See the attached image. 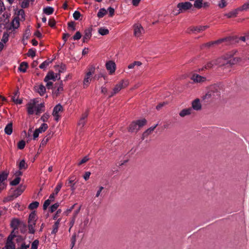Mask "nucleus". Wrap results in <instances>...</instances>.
Wrapping results in <instances>:
<instances>
[{"label": "nucleus", "instance_id": "nucleus-1", "mask_svg": "<svg viewBox=\"0 0 249 249\" xmlns=\"http://www.w3.org/2000/svg\"><path fill=\"white\" fill-rule=\"evenodd\" d=\"M239 57H234L232 54H227L225 56L217 59L218 63L220 66H227L231 67L236 64L239 61Z\"/></svg>", "mask_w": 249, "mask_h": 249}, {"label": "nucleus", "instance_id": "nucleus-2", "mask_svg": "<svg viewBox=\"0 0 249 249\" xmlns=\"http://www.w3.org/2000/svg\"><path fill=\"white\" fill-rule=\"evenodd\" d=\"M147 121L145 119L133 121L130 124L128 130L130 132H136L140 128L145 125Z\"/></svg>", "mask_w": 249, "mask_h": 249}, {"label": "nucleus", "instance_id": "nucleus-3", "mask_svg": "<svg viewBox=\"0 0 249 249\" xmlns=\"http://www.w3.org/2000/svg\"><path fill=\"white\" fill-rule=\"evenodd\" d=\"M88 71L86 73L83 80V88H86L89 85L90 82L91 80V76L94 73L95 68L94 66H91L89 67L88 69Z\"/></svg>", "mask_w": 249, "mask_h": 249}, {"label": "nucleus", "instance_id": "nucleus-4", "mask_svg": "<svg viewBox=\"0 0 249 249\" xmlns=\"http://www.w3.org/2000/svg\"><path fill=\"white\" fill-rule=\"evenodd\" d=\"M220 90L215 87H212L211 89L206 94L204 98L216 99L220 97Z\"/></svg>", "mask_w": 249, "mask_h": 249}, {"label": "nucleus", "instance_id": "nucleus-5", "mask_svg": "<svg viewBox=\"0 0 249 249\" xmlns=\"http://www.w3.org/2000/svg\"><path fill=\"white\" fill-rule=\"evenodd\" d=\"M129 84L128 80H123L120 82V83L115 86L113 89L112 92L111 94L109 96V97H111L114 96L115 94L120 91L122 89L125 88Z\"/></svg>", "mask_w": 249, "mask_h": 249}, {"label": "nucleus", "instance_id": "nucleus-6", "mask_svg": "<svg viewBox=\"0 0 249 249\" xmlns=\"http://www.w3.org/2000/svg\"><path fill=\"white\" fill-rule=\"evenodd\" d=\"M233 41V38L231 37H229L227 38H221L214 41L208 42L204 44L203 46L210 47L211 46L213 45L214 44H218L223 42H226V45H230L232 43Z\"/></svg>", "mask_w": 249, "mask_h": 249}, {"label": "nucleus", "instance_id": "nucleus-7", "mask_svg": "<svg viewBox=\"0 0 249 249\" xmlns=\"http://www.w3.org/2000/svg\"><path fill=\"white\" fill-rule=\"evenodd\" d=\"M192 6L191 3L188 1L179 2L177 5V7L178 8V12L175 14L178 15L181 13L184 12L187 10L190 9Z\"/></svg>", "mask_w": 249, "mask_h": 249}, {"label": "nucleus", "instance_id": "nucleus-8", "mask_svg": "<svg viewBox=\"0 0 249 249\" xmlns=\"http://www.w3.org/2000/svg\"><path fill=\"white\" fill-rule=\"evenodd\" d=\"M37 101L34 99L30 100L26 104L27 111L29 115H32L36 113Z\"/></svg>", "mask_w": 249, "mask_h": 249}, {"label": "nucleus", "instance_id": "nucleus-9", "mask_svg": "<svg viewBox=\"0 0 249 249\" xmlns=\"http://www.w3.org/2000/svg\"><path fill=\"white\" fill-rule=\"evenodd\" d=\"M134 36L137 37H141L144 33V30L142 25L137 23L133 25Z\"/></svg>", "mask_w": 249, "mask_h": 249}, {"label": "nucleus", "instance_id": "nucleus-10", "mask_svg": "<svg viewBox=\"0 0 249 249\" xmlns=\"http://www.w3.org/2000/svg\"><path fill=\"white\" fill-rule=\"evenodd\" d=\"M63 110V107L60 104H57L54 107L52 114L54 117L55 121L56 122H58L59 120L60 115L59 113L60 112H62Z\"/></svg>", "mask_w": 249, "mask_h": 249}, {"label": "nucleus", "instance_id": "nucleus-11", "mask_svg": "<svg viewBox=\"0 0 249 249\" xmlns=\"http://www.w3.org/2000/svg\"><path fill=\"white\" fill-rule=\"evenodd\" d=\"M8 173L2 172L0 173V193L6 187V184L4 182L8 178Z\"/></svg>", "mask_w": 249, "mask_h": 249}, {"label": "nucleus", "instance_id": "nucleus-12", "mask_svg": "<svg viewBox=\"0 0 249 249\" xmlns=\"http://www.w3.org/2000/svg\"><path fill=\"white\" fill-rule=\"evenodd\" d=\"M209 27V26L208 25L191 26L187 29V32L189 34L191 33H200V32L208 29Z\"/></svg>", "mask_w": 249, "mask_h": 249}, {"label": "nucleus", "instance_id": "nucleus-13", "mask_svg": "<svg viewBox=\"0 0 249 249\" xmlns=\"http://www.w3.org/2000/svg\"><path fill=\"white\" fill-rule=\"evenodd\" d=\"M60 74H55L53 71H49L46 76H45L44 81L45 82H48L50 80H52L53 81H55L56 79H60Z\"/></svg>", "mask_w": 249, "mask_h": 249}, {"label": "nucleus", "instance_id": "nucleus-14", "mask_svg": "<svg viewBox=\"0 0 249 249\" xmlns=\"http://www.w3.org/2000/svg\"><path fill=\"white\" fill-rule=\"evenodd\" d=\"M210 3L208 2H203V0H196L194 6L195 8L200 9L201 8H207L209 6Z\"/></svg>", "mask_w": 249, "mask_h": 249}, {"label": "nucleus", "instance_id": "nucleus-15", "mask_svg": "<svg viewBox=\"0 0 249 249\" xmlns=\"http://www.w3.org/2000/svg\"><path fill=\"white\" fill-rule=\"evenodd\" d=\"M76 178L74 176H70L69 178L68 181L66 182V184L68 186L71 187V189L72 192H74L76 189V187H75V184L76 182H75V180Z\"/></svg>", "mask_w": 249, "mask_h": 249}, {"label": "nucleus", "instance_id": "nucleus-16", "mask_svg": "<svg viewBox=\"0 0 249 249\" xmlns=\"http://www.w3.org/2000/svg\"><path fill=\"white\" fill-rule=\"evenodd\" d=\"M106 68L109 71V73L113 74L116 70V64L112 61H109L106 63Z\"/></svg>", "mask_w": 249, "mask_h": 249}, {"label": "nucleus", "instance_id": "nucleus-17", "mask_svg": "<svg viewBox=\"0 0 249 249\" xmlns=\"http://www.w3.org/2000/svg\"><path fill=\"white\" fill-rule=\"evenodd\" d=\"M92 29L91 27L88 28L84 31V35L83 38V42H87L91 37Z\"/></svg>", "mask_w": 249, "mask_h": 249}, {"label": "nucleus", "instance_id": "nucleus-18", "mask_svg": "<svg viewBox=\"0 0 249 249\" xmlns=\"http://www.w3.org/2000/svg\"><path fill=\"white\" fill-rule=\"evenodd\" d=\"M191 79L195 83H201L205 81L206 78L198 74L194 73L191 77Z\"/></svg>", "mask_w": 249, "mask_h": 249}, {"label": "nucleus", "instance_id": "nucleus-19", "mask_svg": "<svg viewBox=\"0 0 249 249\" xmlns=\"http://www.w3.org/2000/svg\"><path fill=\"white\" fill-rule=\"evenodd\" d=\"M16 245L13 242V240H11V238H7L4 247L2 249H15Z\"/></svg>", "mask_w": 249, "mask_h": 249}, {"label": "nucleus", "instance_id": "nucleus-20", "mask_svg": "<svg viewBox=\"0 0 249 249\" xmlns=\"http://www.w3.org/2000/svg\"><path fill=\"white\" fill-rule=\"evenodd\" d=\"M55 88H56V89L54 91V94L57 96L63 90V84L62 81H60L58 83H56L55 85Z\"/></svg>", "mask_w": 249, "mask_h": 249}, {"label": "nucleus", "instance_id": "nucleus-21", "mask_svg": "<svg viewBox=\"0 0 249 249\" xmlns=\"http://www.w3.org/2000/svg\"><path fill=\"white\" fill-rule=\"evenodd\" d=\"M192 108L195 110H200L201 109V104L199 99H196L192 103Z\"/></svg>", "mask_w": 249, "mask_h": 249}, {"label": "nucleus", "instance_id": "nucleus-22", "mask_svg": "<svg viewBox=\"0 0 249 249\" xmlns=\"http://www.w3.org/2000/svg\"><path fill=\"white\" fill-rule=\"evenodd\" d=\"M25 186L20 185L18 188L14 191V194L15 197H17L20 196L25 190Z\"/></svg>", "mask_w": 249, "mask_h": 249}, {"label": "nucleus", "instance_id": "nucleus-23", "mask_svg": "<svg viewBox=\"0 0 249 249\" xmlns=\"http://www.w3.org/2000/svg\"><path fill=\"white\" fill-rule=\"evenodd\" d=\"M20 223L21 221H20L18 219L14 218L11 222L10 226L14 230H16L18 229Z\"/></svg>", "mask_w": 249, "mask_h": 249}, {"label": "nucleus", "instance_id": "nucleus-24", "mask_svg": "<svg viewBox=\"0 0 249 249\" xmlns=\"http://www.w3.org/2000/svg\"><path fill=\"white\" fill-rule=\"evenodd\" d=\"M192 112V108L191 107L182 109L179 113L181 117H184L187 115H190Z\"/></svg>", "mask_w": 249, "mask_h": 249}, {"label": "nucleus", "instance_id": "nucleus-25", "mask_svg": "<svg viewBox=\"0 0 249 249\" xmlns=\"http://www.w3.org/2000/svg\"><path fill=\"white\" fill-rule=\"evenodd\" d=\"M158 124H156L154 126L150 127L146 131H145L142 134V139L143 140L145 137H147L150 134H151L152 132H153L156 127L158 126Z\"/></svg>", "mask_w": 249, "mask_h": 249}, {"label": "nucleus", "instance_id": "nucleus-26", "mask_svg": "<svg viewBox=\"0 0 249 249\" xmlns=\"http://www.w3.org/2000/svg\"><path fill=\"white\" fill-rule=\"evenodd\" d=\"M28 223L29 233L31 234H34L35 232V227L36 224V222L28 221Z\"/></svg>", "mask_w": 249, "mask_h": 249}, {"label": "nucleus", "instance_id": "nucleus-27", "mask_svg": "<svg viewBox=\"0 0 249 249\" xmlns=\"http://www.w3.org/2000/svg\"><path fill=\"white\" fill-rule=\"evenodd\" d=\"M45 111V106L43 103H41L36 107V114L39 115L40 114Z\"/></svg>", "mask_w": 249, "mask_h": 249}, {"label": "nucleus", "instance_id": "nucleus-28", "mask_svg": "<svg viewBox=\"0 0 249 249\" xmlns=\"http://www.w3.org/2000/svg\"><path fill=\"white\" fill-rule=\"evenodd\" d=\"M4 132L7 135H10L13 132V124L12 123H8L4 128Z\"/></svg>", "mask_w": 249, "mask_h": 249}, {"label": "nucleus", "instance_id": "nucleus-29", "mask_svg": "<svg viewBox=\"0 0 249 249\" xmlns=\"http://www.w3.org/2000/svg\"><path fill=\"white\" fill-rule=\"evenodd\" d=\"M53 61V60H51L49 59L44 61L43 63H42L39 66V68L43 70H45L47 67L49 66L50 64H51Z\"/></svg>", "mask_w": 249, "mask_h": 249}, {"label": "nucleus", "instance_id": "nucleus-30", "mask_svg": "<svg viewBox=\"0 0 249 249\" xmlns=\"http://www.w3.org/2000/svg\"><path fill=\"white\" fill-rule=\"evenodd\" d=\"M52 135L53 134H52L51 132L48 133L41 141L40 146H45L47 144L49 140L51 138Z\"/></svg>", "mask_w": 249, "mask_h": 249}, {"label": "nucleus", "instance_id": "nucleus-31", "mask_svg": "<svg viewBox=\"0 0 249 249\" xmlns=\"http://www.w3.org/2000/svg\"><path fill=\"white\" fill-rule=\"evenodd\" d=\"M28 63L26 62H22L19 65L18 67V70L22 72H25L26 71V69L28 68Z\"/></svg>", "mask_w": 249, "mask_h": 249}, {"label": "nucleus", "instance_id": "nucleus-32", "mask_svg": "<svg viewBox=\"0 0 249 249\" xmlns=\"http://www.w3.org/2000/svg\"><path fill=\"white\" fill-rule=\"evenodd\" d=\"M37 91L40 96H43L46 92V88L43 85L41 84L37 87Z\"/></svg>", "mask_w": 249, "mask_h": 249}, {"label": "nucleus", "instance_id": "nucleus-33", "mask_svg": "<svg viewBox=\"0 0 249 249\" xmlns=\"http://www.w3.org/2000/svg\"><path fill=\"white\" fill-rule=\"evenodd\" d=\"M19 170H26L28 167L27 164L25 162L24 160H21L18 164Z\"/></svg>", "mask_w": 249, "mask_h": 249}, {"label": "nucleus", "instance_id": "nucleus-34", "mask_svg": "<svg viewBox=\"0 0 249 249\" xmlns=\"http://www.w3.org/2000/svg\"><path fill=\"white\" fill-rule=\"evenodd\" d=\"M238 10H239V8L237 9H236L234 11H231L227 14H226L225 16H226L228 18L236 17L238 14ZM239 11H240V10H239Z\"/></svg>", "mask_w": 249, "mask_h": 249}, {"label": "nucleus", "instance_id": "nucleus-35", "mask_svg": "<svg viewBox=\"0 0 249 249\" xmlns=\"http://www.w3.org/2000/svg\"><path fill=\"white\" fill-rule=\"evenodd\" d=\"M54 9L52 7L47 6L43 9V12L47 15H50L53 13Z\"/></svg>", "mask_w": 249, "mask_h": 249}, {"label": "nucleus", "instance_id": "nucleus-36", "mask_svg": "<svg viewBox=\"0 0 249 249\" xmlns=\"http://www.w3.org/2000/svg\"><path fill=\"white\" fill-rule=\"evenodd\" d=\"M216 64L219 65V64L218 63L217 59L216 61L213 60V61H212L208 62L207 63V64L205 65V68L206 69H209L213 68L214 65H216Z\"/></svg>", "mask_w": 249, "mask_h": 249}, {"label": "nucleus", "instance_id": "nucleus-37", "mask_svg": "<svg viewBox=\"0 0 249 249\" xmlns=\"http://www.w3.org/2000/svg\"><path fill=\"white\" fill-rule=\"evenodd\" d=\"M48 127V124H47L43 123L41 125V126L38 128H37V131H39L40 133H41L42 132H45L47 130Z\"/></svg>", "mask_w": 249, "mask_h": 249}, {"label": "nucleus", "instance_id": "nucleus-38", "mask_svg": "<svg viewBox=\"0 0 249 249\" xmlns=\"http://www.w3.org/2000/svg\"><path fill=\"white\" fill-rule=\"evenodd\" d=\"M107 13V11L105 8H101L97 13V17L99 18H103Z\"/></svg>", "mask_w": 249, "mask_h": 249}, {"label": "nucleus", "instance_id": "nucleus-39", "mask_svg": "<svg viewBox=\"0 0 249 249\" xmlns=\"http://www.w3.org/2000/svg\"><path fill=\"white\" fill-rule=\"evenodd\" d=\"M18 228L20 229V231L22 233H24L27 230L26 224L23 222H21Z\"/></svg>", "mask_w": 249, "mask_h": 249}, {"label": "nucleus", "instance_id": "nucleus-40", "mask_svg": "<svg viewBox=\"0 0 249 249\" xmlns=\"http://www.w3.org/2000/svg\"><path fill=\"white\" fill-rule=\"evenodd\" d=\"M98 33L102 36H105L109 34V30L104 28H100L98 30Z\"/></svg>", "mask_w": 249, "mask_h": 249}, {"label": "nucleus", "instance_id": "nucleus-41", "mask_svg": "<svg viewBox=\"0 0 249 249\" xmlns=\"http://www.w3.org/2000/svg\"><path fill=\"white\" fill-rule=\"evenodd\" d=\"M76 233L75 232L72 235V237L71 239V249H72V248L74 246L75 242H76Z\"/></svg>", "mask_w": 249, "mask_h": 249}, {"label": "nucleus", "instance_id": "nucleus-42", "mask_svg": "<svg viewBox=\"0 0 249 249\" xmlns=\"http://www.w3.org/2000/svg\"><path fill=\"white\" fill-rule=\"evenodd\" d=\"M30 26H28L23 34V38L27 39L31 35Z\"/></svg>", "mask_w": 249, "mask_h": 249}, {"label": "nucleus", "instance_id": "nucleus-43", "mask_svg": "<svg viewBox=\"0 0 249 249\" xmlns=\"http://www.w3.org/2000/svg\"><path fill=\"white\" fill-rule=\"evenodd\" d=\"M39 206V202L37 201H34L30 204L28 208L30 210H34L36 209Z\"/></svg>", "mask_w": 249, "mask_h": 249}, {"label": "nucleus", "instance_id": "nucleus-44", "mask_svg": "<svg viewBox=\"0 0 249 249\" xmlns=\"http://www.w3.org/2000/svg\"><path fill=\"white\" fill-rule=\"evenodd\" d=\"M36 214L35 212H32L29 216L28 221L36 222Z\"/></svg>", "mask_w": 249, "mask_h": 249}, {"label": "nucleus", "instance_id": "nucleus-45", "mask_svg": "<svg viewBox=\"0 0 249 249\" xmlns=\"http://www.w3.org/2000/svg\"><path fill=\"white\" fill-rule=\"evenodd\" d=\"M20 179L21 178L20 177H16L14 180H13L10 182V184L12 186H16L19 184Z\"/></svg>", "mask_w": 249, "mask_h": 249}, {"label": "nucleus", "instance_id": "nucleus-46", "mask_svg": "<svg viewBox=\"0 0 249 249\" xmlns=\"http://www.w3.org/2000/svg\"><path fill=\"white\" fill-rule=\"evenodd\" d=\"M62 185H63V183L61 182H59L57 184L54 190V192H53V193H54L55 195H57V194L60 190L61 188H62Z\"/></svg>", "mask_w": 249, "mask_h": 249}, {"label": "nucleus", "instance_id": "nucleus-47", "mask_svg": "<svg viewBox=\"0 0 249 249\" xmlns=\"http://www.w3.org/2000/svg\"><path fill=\"white\" fill-rule=\"evenodd\" d=\"M59 206V204L58 203H56L52 205L49 209V212L51 213H53V212H54L55 211H56L57 210V209L58 208Z\"/></svg>", "mask_w": 249, "mask_h": 249}, {"label": "nucleus", "instance_id": "nucleus-48", "mask_svg": "<svg viewBox=\"0 0 249 249\" xmlns=\"http://www.w3.org/2000/svg\"><path fill=\"white\" fill-rule=\"evenodd\" d=\"M49 117H50L49 113L46 112L41 116L40 119L43 122H47Z\"/></svg>", "mask_w": 249, "mask_h": 249}, {"label": "nucleus", "instance_id": "nucleus-49", "mask_svg": "<svg viewBox=\"0 0 249 249\" xmlns=\"http://www.w3.org/2000/svg\"><path fill=\"white\" fill-rule=\"evenodd\" d=\"M12 26L14 29H17L19 26V22L18 19H14L12 23Z\"/></svg>", "mask_w": 249, "mask_h": 249}, {"label": "nucleus", "instance_id": "nucleus-50", "mask_svg": "<svg viewBox=\"0 0 249 249\" xmlns=\"http://www.w3.org/2000/svg\"><path fill=\"white\" fill-rule=\"evenodd\" d=\"M8 38L9 34L7 32H4L3 34L1 41L5 43L8 41Z\"/></svg>", "mask_w": 249, "mask_h": 249}, {"label": "nucleus", "instance_id": "nucleus-51", "mask_svg": "<svg viewBox=\"0 0 249 249\" xmlns=\"http://www.w3.org/2000/svg\"><path fill=\"white\" fill-rule=\"evenodd\" d=\"M29 5V0H23L21 2V7L23 8H25L28 7Z\"/></svg>", "mask_w": 249, "mask_h": 249}, {"label": "nucleus", "instance_id": "nucleus-52", "mask_svg": "<svg viewBox=\"0 0 249 249\" xmlns=\"http://www.w3.org/2000/svg\"><path fill=\"white\" fill-rule=\"evenodd\" d=\"M249 9V2L244 3L242 6L239 8V10L241 11L247 10Z\"/></svg>", "mask_w": 249, "mask_h": 249}, {"label": "nucleus", "instance_id": "nucleus-53", "mask_svg": "<svg viewBox=\"0 0 249 249\" xmlns=\"http://www.w3.org/2000/svg\"><path fill=\"white\" fill-rule=\"evenodd\" d=\"M39 241L37 239L34 240L31 245V249H37Z\"/></svg>", "mask_w": 249, "mask_h": 249}, {"label": "nucleus", "instance_id": "nucleus-54", "mask_svg": "<svg viewBox=\"0 0 249 249\" xmlns=\"http://www.w3.org/2000/svg\"><path fill=\"white\" fill-rule=\"evenodd\" d=\"M25 146V142L23 140L20 141L18 143V147L19 149H23Z\"/></svg>", "mask_w": 249, "mask_h": 249}, {"label": "nucleus", "instance_id": "nucleus-55", "mask_svg": "<svg viewBox=\"0 0 249 249\" xmlns=\"http://www.w3.org/2000/svg\"><path fill=\"white\" fill-rule=\"evenodd\" d=\"M27 54L28 56H31L33 58L36 55V51L33 49H30Z\"/></svg>", "mask_w": 249, "mask_h": 249}, {"label": "nucleus", "instance_id": "nucleus-56", "mask_svg": "<svg viewBox=\"0 0 249 249\" xmlns=\"http://www.w3.org/2000/svg\"><path fill=\"white\" fill-rule=\"evenodd\" d=\"M81 14L78 11H75L73 14V17L75 20H78L81 17Z\"/></svg>", "mask_w": 249, "mask_h": 249}, {"label": "nucleus", "instance_id": "nucleus-57", "mask_svg": "<svg viewBox=\"0 0 249 249\" xmlns=\"http://www.w3.org/2000/svg\"><path fill=\"white\" fill-rule=\"evenodd\" d=\"M81 37V34L79 31L76 32L75 34L73 36V39L74 40H78Z\"/></svg>", "mask_w": 249, "mask_h": 249}, {"label": "nucleus", "instance_id": "nucleus-58", "mask_svg": "<svg viewBox=\"0 0 249 249\" xmlns=\"http://www.w3.org/2000/svg\"><path fill=\"white\" fill-rule=\"evenodd\" d=\"M70 35L68 33H64L63 34V36H62V39L64 40V43L63 44L62 47H63L65 45V43L67 41V38L69 37H70Z\"/></svg>", "mask_w": 249, "mask_h": 249}, {"label": "nucleus", "instance_id": "nucleus-59", "mask_svg": "<svg viewBox=\"0 0 249 249\" xmlns=\"http://www.w3.org/2000/svg\"><path fill=\"white\" fill-rule=\"evenodd\" d=\"M51 201L50 200H49L48 199L45 201L43 205V209L44 210H45L47 209L48 207L50 205Z\"/></svg>", "mask_w": 249, "mask_h": 249}, {"label": "nucleus", "instance_id": "nucleus-60", "mask_svg": "<svg viewBox=\"0 0 249 249\" xmlns=\"http://www.w3.org/2000/svg\"><path fill=\"white\" fill-rule=\"evenodd\" d=\"M14 198H16V197H15V195L13 194V195H11V196H8L7 197H5L3 201H4V202L10 201L13 200L14 199Z\"/></svg>", "mask_w": 249, "mask_h": 249}, {"label": "nucleus", "instance_id": "nucleus-61", "mask_svg": "<svg viewBox=\"0 0 249 249\" xmlns=\"http://www.w3.org/2000/svg\"><path fill=\"white\" fill-rule=\"evenodd\" d=\"M68 27L71 28L72 31L75 30V27L74 25V22L73 21L70 22L68 23Z\"/></svg>", "mask_w": 249, "mask_h": 249}, {"label": "nucleus", "instance_id": "nucleus-62", "mask_svg": "<svg viewBox=\"0 0 249 249\" xmlns=\"http://www.w3.org/2000/svg\"><path fill=\"white\" fill-rule=\"evenodd\" d=\"M55 23L56 22L54 18H51L48 21V25L51 27H54L55 25Z\"/></svg>", "mask_w": 249, "mask_h": 249}, {"label": "nucleus", "instance_id": "nucleus-63", "mask_svg": "<svg viewBox=\"0 0 249 249\" xmlns=\"http://www.w3.org/2000/svg\"><path fill=\"white\" fill-rule=\"evenodd\" d=\"M89 160V158L88 156H85L84 158H83L81 160L79 161V162L78 163V165H80L87 161H88Z\"/></svg>", "mask_w": 249, "mask_h": 249}, {"label": "nucleus", "instance_id": "nucleus-64", "mask_svg": "<svg viewBox=\"0 0 249 249\" xmlns=\"http://www.w3.org/2000/svg\"><path fill=\"white\" fill-rule=\"evenodd\" d=\"M107 11L109 12V15L110 17H112L114 14V9L111 7H109L107 9Z\"/></svg>", "mask_w": 249, "mask_h": 249}]
</instances>
